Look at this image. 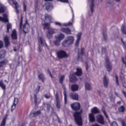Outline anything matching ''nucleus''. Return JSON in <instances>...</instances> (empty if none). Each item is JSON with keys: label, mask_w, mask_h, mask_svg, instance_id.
<instances>
[{"label": "nucleus", "mask_w": 126, "mask_h": 126, "mask_svg": "<svg viewBox=\"0 0 126 126\" xmlns=\"http://www.w3.org/2000/svg\"><path fill=\"white\" fill-rule=\"evenodd\" d=\"M82 112V110H81L79 111L75 112L73 114L75 122L78 126H82L83 123L81 115Z\"/></svg>", "instance_id": "1"}, {"label": "nucleus", "mask_w": 126, "mask_h": 126, "mask_svg": "<svg viewBox=\"0 0 126 126\" xmlns=\"http://www.w3.org/2000/svg\"><path fill=\"white\" fill-rule=\"evenodd\" d=\"M56 55L57 58L59 59L67 58L69 56L66 52L63 50L57 51L56 52Z\"/></svg>", "instance_id": "2"}, {"label": "nucleus", "mask_w": 126, "mask_h": 126, "mask_svg": "<svg viewBox=\"0 0 126 126\" xmlns=\"http://www.w3.org/2000/svg\"><path fill=\"white\" fill-rule=\"evenodd\" d=\"M48 30L47 32V38L50 39L52 38L53 35L55 33V29L50 27L49 28L47 29Z\"/></svg>", "instance_id": "3"}, {"label": "nucleus", "mask_w": 126, "mask_h": 126, "mask_svg": "<svg viewBox=\"0 0 126 126\" xmlns=\"http://www.w3.org/2000/svg\"><path fill=\"white\" fill-rule=\"evenodd\" d=\"M70 106L72 110L77 111L80 109V105L79 102L73 103L71 104Z\"/></svg>", "instance_id": "4"}, {"label": "nucleus", "mask_w": 126, "mask_h": 126, "mask_svg": "<svg viewBox=\"0 0 126 126\" xmlns=\"http://www.w3.org/2000/svg\"><path fill=\"white\" fill-rule=\"evenodd\" d=\"M29 30L30 26L28 21L26 20L23 25L22 30L25 34H26L29 32Z\"/></svg>", "instance_id": "5"}, {"label": "nucleus", "mask_w": 126, "mask_h": 126, "mask_svg": "<svg viewBox=\"0 0 126 126\" xmlns=\"http://www.w3.org/2000/svg\"><path fill=\"white\" fill-rule=\"evenodd\" d=\"M105 66L108 72H110L112 69V65L110 63L108 58L107 57L106 60Z\"/></svg>", "instance_id": "6"}, {"label": "nucleus", "mask_w": 126, "mask_h": 126, "mask_svg": "<svg viewBox=\"0 0 126 126\" xmlns=\"http://www.w3.org/2000/svg\"><path fill=\"white\" fill-rule=\"evenodd\" d=\"M69 97L72 99L76 100H78L79 99V95L76 93L72 92L70 93Z\"/></svg>", "instance_id": "7"}, {"label": "nucleus", "mask_w": 126, "mask_h": 126, "mask_svg": "<svg viewBox=\"0 0 126 126\" xmlns=\"http://www.w3.org/2000/svg\"><path fill=\"white\" fill-rule=\"evenodd\" d=\"M96 118L97 121L98 123L102 125L104 124V118L102 115H99L97 116Z\"/></svg>", "instance_id": "8"}, {"label": "nucleus", "mask_w": 126, "mask_h": 126, "mask_svg": "<svg viewBox=\"0 0 126 126\" xmlns=\"http://www.w3.org/2000/svg\"><path fill=\"white\" fill-rule=\"evenodd\" d=\"M45 6L46 7V9L47 11H50L52 10L53 8V6L52 3L49 2H47L45 3Z\"/></svg>", "instance_id": "9"}, {"label": "nucleus", "mask_w": 126, "mask_h": 126, "mask_svg": "<svg viewBox=\"0 0 126 126\" xmlns=\"http://www.w3.org/2000/svg\"><path fill=\"white\" fill-rule=\"evenodd\" d=\"M74 75L73 73L72 74L70 73V75L69 77L70 80L72 83H75L78 80L77 78L74 76Z\"/></svg>", "instance_id": "10"}, {"label": "nucleus", "mask_w": 126, "mask_h": 126, "mask_svg": "<svg viewBox=\"0 0 126 126\" xmlns=\"http://www.w3.org/2000/svg\"><path fill=\"white\" fill-rule=\"evenodd\" d=\"M55 97L56 100V107L57 109H59L60 108L61 105L59 98L58 94L57 92L55 94Z\"/></svg>", "instance_id": "11"}, {"label": "nucleus", "mask_w": 126, "mask_h": 126, "mask_svg": "<svg viewBox=\"0 0 126 126\" xmlns=\"http://www.w3.org/2000/svg\"><path fill=\"white\" fill-rule=\"evenodd\" d=\"M77 71L74 72L73 73L74 75L80 77L82 75V69L81 68H77L76 69Z\"/></svg>", "instance_id": "12"}, {"label": "nucleus", "mask_w": 126, "mask_h": 126, "mask_svg": "<svg viewBox=\"0 0 126 126\" xmlns=\"http://www.w3.org/2000/svg\"><path fill=\"white\" fill-rule=\"evenodd\" d=\"M4 41L5 46L8 47L10 45V43L9 41V38L7 35L5 36L4 38Z\"/></svg>", "instance_id": "13"}, {"label": "nucleus", "mask_w": 126, "mask_h": 126, "mask_svg": "<svg viewBox=\"0 0 126 126\" xmlns=\"http://www.w3.org/2000/svg\"><path fill=\"white\" fill-rule=\"evenodd\" d=\"M61 31L67 34H71V31L68 28H62L61 29Z\"/></svg>", "instance_id": "14"}, {"label": "nucleus", "mask_w": 126, "mask_h": 126, "mask_svg": "<svg viewBox=\"0 0 126 126\" xmlns=\"http://www.w3.org/2000/svg\"><path fill=\"white\" fill-rule=\"evenodd\" d=\"M103 83L104 87L105 88H107L108 85L109 80L105 75L104 76Z\"/></svg>", "instance_id": "15"}, {"label": "nucleus", "mask_w": 126, "mask_h": 126, "mask_svg": "<svg viewBox=\"0 0 126 126\" xmlns=\"http://www.w3.org/2000/svg\"><path fill=\"white\" fill-rule=\"evenodd\" d=\"M81 32H79L77 34V39L76 40L75 44V46H78L79 45V41L80 40L81 37Z\"/></svg>", "instance_id": "16"}, {"label": "nucleus", "mask_w": 126, "mask_h": 126, "mask_svg": "<svg viewBox=\"0 0 126 126\" xmlns=\"http://www.w3.org/2000/svg\"><path fill=\"white\" fill-rule=\"evenodd\" d=\"M89 121L90 122H93L95 121L94 114L93 113H90L89 114Z\"/></svg>", "instance_id": "17"}, {"label": "nucleus", "mask_w": 126, "mask_h": 126, "mask_svg": "<svg viewBox=\"0 0 126 126\" xmlns=\"http://www.w3.org/2000/svg\"><path fill=\"white\" fill-rule=\"evenodd\" d=\"M11 37L12 39L16 40L17 38L16 32V30L14 29L12 31L11 34Z\"/></svg>", "instance_id": "18"}, {"label": "nucleus", "mask_w": 126, "mask_h": 126, "mask_svg": "<svg viewBox=\"0 0 126 126\" xmlns=\"http://www.w3.org/2000/svg\"><path fill=\"white\" fill-rule=\"evenodd\" d=\"M0 87L3 90V92L4 93L6 89V85L4 83L2 80L0 81Z\"/></svg>", "instance_id": "19"}, {"label": "nucleus", "mask_w": 126, "mask_h": 126, "mask_svg": "<svg viewBox=\"0 0 126 126\" xmlns=\"http://www.w3.org/2000/svg\"><path fill=\"white\" fill-rule=\"evenodd\" d=\"M66 40L70 45L73 43L74 40V38L73 36H68L66 37Z\"/></svg>", "instance_id": "20"}, {"label": "nucleus", "mask_w": 126, "mask_h": 126, "mask_svg": "<svg viewBox=\"0 0 126 126\" xmlns=\"http://www.w3.org/2000/svg\"><path fill=\"white\" fill-rule=\"evenodd\" d=\"M44 17L45 20L48 19L49 20V22L50 23H51L52 22V18L51 15L48 14H46L45 15Z\"/></svg>", "instance_id": "21"}, {"label": "nucleus", "mask_w": 126, "mask_h": 126, "mask_svg": "<svg viewBox=\"0 0 126 126\" xmlns=\"http://www.w3.org/2000/svg\"><path fill=\"white\" fill-rule=\"evenodd\" d=\"M13 4L15 5V8L16 10V12L18 14L19 12V11L18 9V8L19 7V5L18 2L16 1H14L13 2Z\"/></svg>", "instance_id": "22"}, {"label": "nucleus", "mask_w": 126, "mask_h": 126, "mask_svg": "<svg viewBox=\"0 0 126 126\" xmlns=\"http://www.w3.org/2000/svg\"><path fill=\"white\" fill-rule=\"evenodd\" d=\"M91 112L92 113H93V114H96L97 113H99L100 111L98 109L97 107H94L91 110Z\"/></svg>", "instance_id": "23"}, {"label": "nucleus", "mask_w": 126, "mask_h": 126, "mask_svg": "<svg viewBox=\"0 0 126 126\" xmlns=\"http://www.w3.org/2000/svg\"><path fill=\"white\" fill-rule=\"evenodd\" d=\"M79 88V86L76 84H73L71 86V90L73 91H77Z\"/></svg>", "instance_id": "24"}, {"label": "nucleus", "mask_w": 126, "mask_h": 126, "mask_svg": "<svg viewBox=\"0 0 126 126\" xmlns=\"http://www.w3.org/2000/svg\"><path fill=\"white\" fill-rule=\"evenodd\" d=\"M64 35L62 33H61L58 36L56 37V38L58 40L60 41L63 40L64 38Z\"/></svg>", "instance_id": "25"}, {"label": "nucleus", "mask_w": 126, "mask_h": 126, "mask_svg": "<svg viewBox=\"0 0 126 126\" xmlns=\"http://www.w3.org/2000/svg\"><path fill=\"white\" fill-rule=\"evenodd\" d=\"M38 42L39 43V42H40L41 45L42 46H44V43L45 44V43H46L45 41L41 37H39V39L38 40Z\"/></svg>", "instance_id": "26"}, {"label": "nucleus", "mask_w": 126, "mask_h": 126, "mask_svg": "<svg viewBox=\"0 0 126 126\" xmlns=\"http://www.w3.org/2000/svg\"><path fill=\"white\" fill-rule=\"evenodd\" d=\"M38 77L39 79L41 80L43 82H44L45 78L44 75L43 73H40Z\"/></svg>", "instance_id": "27"}, {"label": "nucleus", "mask_w": 126, "mask_h": 126, "mask_svg": "<svg viewBox=\"0 0 126 126\" xmlns=\"http://www.w3.org/2000/svg\"><path fill=\"white\" fill-rule=\"evenodd\" d=\"M7 115H6L3 119L2 121L1 122L0 126H5L6 124V121Z\"/></svg>", "instance_id": "28"}, {"label": "nucleus", "mask_w": 126, "mask_h": 126, "mask_svg": "<svg viewBox=\"0 0 126 126\" xmlns=\"http://www.w3.org/2000/svg\"><path fill=\"white\" fill-rule=\"evenodd\" d=\"M42 26L43 27V29L45 30L47 29L48 28H49L50 27V24L48 23H43L42 24Z\"/></svg>", "instance_id": "29"}, {"label": "nucleus", "mask_w": 126, "mask_h": 126, "mask_svg": "<svg viewBox=\"0 0 126 126\" xmlns=\"http://www.w3.org/2000/svg\"><path fill=\"white\" fill-rule=\"evenodd\" d=\"M66 91L65 90L63 92V95L64 96V99L65 104H67V95L66 94Z\"/></svg>", "instance_id": "30"}, {"label": "nucleus", "mask_w": 126, "mask_h": 126, "mask_svg": "<svg viewBox=\"0 0 126 126\" xmlns=\"http://www.w3.org/2000/svg\"><path fill=\"white\" fill-rule=\"evenodd\" d=\"M85 87L86 90H90L92 89L90 85L87 82L85 83Z\"/></svg>", "instance_id": "31"}, {"label": "nucleus", "mask_w": 126, "mask_h": 126, "mask_svg": "<svg viewBox=\"0 0 126 126\" xmlns=\"http://www.w3.org/2000/svg\"><path fill=\"white\" fill-rule=\"evenodd\" d=\"M62 46L65 47H68L70 45L66 40L62 42Z\"/></svg>", "instance_id": "32"}, {"label": "nucleus", "mask_w": 126, "mask_h": 126, "mask_svg": "<svg viewBox=\"0 0 126 126\" xmlns=\"http://www.w3.org/2000/svg\"><path fill=\"white\" fill-rule=\"evenodd\" d=\"M118 110L119 112H124L125 110V108L123 105L122 106L118 108Z\"/></svg>", "instance_id": "33"}, {"label": "nucleus", "mask_w": 126, "mask_h": 126, "mask_svg": "<svg viewBox=\"0 0 126 126\" xmlns=\"http://www.w3.org/2000/svg\"><path fill=\"white\" fill-rule=\"evenodd\" d=\"M41 112L40 110H37V111L34 112L33 113V117H35L38 115L41 114Z\"/></svg>", "instance_id": "34"}, {"label": "nucleus", "mask_w": 126, "mask_h": 126, "mask_svg": "<svg viewBox=\"0 0 126 126\" xmlns=\"http://www.w3.org/2000/svg\"><path fill=\"white\" fill-rule=\"evenodd\" d=\"M92 3L91 5V9L92 13L94 11V0H91Z\"/></svg>", "instance_id": "35"}, {"label": "nucleus", "mask_w": 126, "mask_h": 126, "mask_svg": "<svg viewBox=\"0 0 126 126\" xmlns=\"http://www.w3.org/2000/svg\"><path fill=\"white\" fill-rule=\"evenodd\" d=\"M121 30L122 32L124 34L126 35V28L124 25H123L121 28Z\"/></svg>", "instance_id": "36"}, {"label": "nucleus", "mask_w": 126, "mask_h": 126, "mask_svg": "<svg viewBox=\"0 0 126 126\" xmlns=\"http://www.w3.org/2000/svg\"><path fill=\"white\" fill-rule=\"evenodd\" d=\"M84 48L83 47H82L81 48L80 53H79V52L78 53V58L79 59V54L81 56H82L84 54Z\"/></svg>", "instance_id": "37"}, {"label": "nucleus", "mask_w": 126, "mask_h": 126, "mask_svg": "<svg viewBox=\"0 0 126 126\" xmlns=\"http://www.w3.org/2000/svg\"><path fill=\"white\" fill-rule=\"evenodd\" d=\"M12 29L11 24L9 23H8L7 24V31L6 32L9 33V29Z\"/></svg>", "instance_id": "38"}, {"label": "nucleus", "mask_w": 126, "mask_h": 126, "mask_svg": "<svg viewBox=\"0 0 126 126\" xmlns=\"http://www.w3.org/2000/svg\"><path fill=\"white\" fill-rule=\"evenodd\" d=\"M64 78V76H61L59 79V81L60 83L62 84L63 83V81Z\"/></svg>", "instance_id": "39"}, {"label": "nucleus", "mask_w": 126, "mask_h": 126, "mask_svg": "<svg viewBox=\"0 0 126 126\" xmlns=\"http://www.w3.org/2000/svg\"><path fill=\"white\" fill-rule=\"evenodd\" d=\"M7 62H6L5 60H4L0 62V67H2L4 65H5Z\"/></svg>", "instance_id": "40"}, {"label": "nucleus", "mask_w": 126, "mask_h": 126, "mask_svg": "<svg viewBox=\"0 0 126 126\" xmlns=\"http://www.w3.org/2000/svg\"><path fill=\"white\" fill-rule=\"evenodd\" d=\"M5 9L4 6L1 5L0 6V13H3L4 12Z\"/></svg>", "instance_id": "41"}, {"label": "nucleus", "mask_w": 126, "mask_h": 126, "mask_svg": "<svg viewBox=\"0 0 126 126\" xmlns=\"http://www.w3.org/2000/svg\"><path fill=\"white\" fill-rule=\"evenodd\" d=\"M106 48L105 47H102L101 48V51L102 54H105L106 51Z\"/></svg>", "instance_id": "42"}, {"label": "nucleus", "mask_w": 126, "mask_h": 126, "mask_svg": "<svg viewBox=\"0 0 126 126\" xmlns=\"http://www.w3.org/2000/svg\"><path fill=\"white\" fill-rule=\"evenodd\" d=\"M115 77V78L116 84L118 86L119 84V83L118 76L117 75H116Z\"/></svg>", "instance_id": "43"}, {"label": "nucleus", "mask_w": 126, "mask_h": 126, "mask_svg": "<svg viewBox=\"0 0 126 126\" xmlns=\"http://www.w3.org/2000/svg\"><path fill=\"white\" fill-rule=\"evenodd\" d=\"M60 41L58 40L54 41V45L57 46H58L60 45Z\"/></svg>", "instance_id": "44"}, {"label": "nucleus", "mask_w": 126, "mask_h": 126, "mask_svg": "<svg viewBox=\"0 0 126 126\" xmlns=\"http://www.w3.org/2000/svg\"><path fill=\"white\" fill-rule=\"evenodd\" d=\"M23 24V20L22 17L21 18L20 21V23L19 28L20 29H22V26Z\"/></svg>", "instance_id": "45"}, {"label": "nucleus", "mask_w": 126, "mask_h": 126, "mask_svg": "<svg viewBox=\"0 0 126 126\" xmlns=\"http://www.w3.org/2000/svg\"><path fill=\"white\" fill-rule=\"evenodd\" d=\"M34 102L35 104H36L37 102V94H34Z\"/></svg>", "instance_id": "46"}, {"label": "nucleus", "mask_w": 126, "mask_h": 126, "mask_svg": "<svg viewBox=\"0 0 126 126\" xmlns=\"http://www.w3.org/2000/svg\"><path fill=\"white\" fill-rule=\"evenodd\" d=\"M102 112L103 113L104 115H105L106 117L108 119L109 118V116L107 115L105 110L104 109L103 110H102Z\"/></svg>", "instance_id": "47"}, {"label": "nucleus", "mask_w": 126, "mask_h": 126, "mask_svg": "<svg viewBox=\"0 0 126 126\" xmlns=\"http://www.w3.org/2000/svg\"><path fill=\"white\" fill-rule=\"evenodd\" d=\"M103 34L104 40L106 42L107 40V34L105 32H103Z\"/></svg>", "instance_id": "48"}, {"label": "nucleus", "mask_w": 126, "mask_h": 126, "mask_svg": "<svg viewBox=\"0 0 126 126\" xmlns=\"http://www.w3.org/2000/svg\"><path fill=\"white\" fill-rule=\"evenodd\" d=\"M16 104H13L11 106V111L13 112V111L15 109L16 107Z\"/></svg>", "instance_id": "49"}, {"label": "nucleus", "mask_w": 126, "mask_h": 126, "mask_svg": "<svg viewBox=\"0 0 126 126\" xmlns=\"http://www.w3.org/2000/svg\"><path fill=\"white\" fill-rule=\"evenodd\" d=\"M23 9L24 11L26 12L27 11V7L26 5L24 2L23 3Z\"/></svg>", "instance_id": "50"}, {"label": "nucleus", "mask_w": 126, "mask_h": 126, "mask_svg": "<svg viewBox=\"0 0 126 126\" xmlns=\"http://www.w3.org/2000/svg\"><path fill=\"white\" fill-rule=\"evenodd\" d=\"M46 105H47V110L49 111L50 110V108L51 107L50 104H46Z\"/></svg>", "instance_id": "51"}, {"label": "nucleus", "mask_w": 126, "mask_h": 126, "mask_svg": "<svg viewBox=\"0 0 126 126\" xmlns=\"http://www.w3.org/2000/svg\"><path fill=\"white\" fill-rule=\"evenodd\" d=\"M3 22L6 23L8 22L9 20L7 18L3 17Z\"/></svg>", "instance_id": "52"}, {"label": "nucleus", "mask_w": 126, "mask_h": 126, "mask_svg": "<svg viewBox=\"0 0 126 126\" xmlns=\"http://www.w3.org/2000/svg\"><path fill=\"white\" fill-rule=\"evenodd\" d=\"M40 88V86L39 85H38L37 87V88L36 89L35 91L36 93V94H37L39 91Z\"/></svg>", "instance_id": "53"}, {"label": "nucleus", "mask_w": 126, "mask_h": 126, "mask_svg": "<svg viewBox=\"0 0 126 126\" xmlns=\"http://www.w3.org/2000/svg\"><path fill=\"white\" fill-rule=\"evenodd\" d=\"M18 99L17 98H15L13 104H16L18 102Z\"/></svg>", "instance_id": "54"}, {"label": "nucleus", "mask_w": 126, "mask_h": 126, "mask_svg": "<svg viewBox=\"0 0 126 126\" xmlns=\"http://www.w3.org/2000/svg\"><path fill=\"white\" fill-rule=\"evenodd\" d=\"M57 0L63 3H67L68 2V0Z\"/></svg>", "instance_id": "55"}, {"label": "nucleus", "mask_w": 126, "mask_h": 126, "mask_svg": "<svg viewBox=\"0 0 126 126\" xmlns=\"http://www.w3.org/2000/svg\"><path fill=\"white\" fill-rule=\"evenodd\" d=\"M111 126H118L116 122L115 121H114L112 122Z\"/></svg>", "instance_id": "56"}, {"label": "nucleus", "mask_w": 126, "mask_h": 126, "mask_svg": "<svg viewBox=\"0 0 126 126\" xmlns=\"http://www.w3.org/2000/svg\"><path fill=\"white\" fill-rule=\"evenodd\" d=\"M3 43L2 41L0 40V48H1L3 46Z\"/></svg>", "instance_id": "57"}, {"label": "nucleus", "mask_w": 126, "mask_h": 126, "mask_svg": "<svg viewBox=\"0 0 126 126\" xmlns=\"http://www.w3.org/2000/svg\"><path fill=\"white\" fill-rule=\"evenodd\" d=\"M47 71L48 73V74H49V75H50V76L52 78V77H53L52 75L49 70L48 69H47Z\"/></svg>", "instance_id": "58"}, {"label": "nucleus", "mask_w": 126, "mask_h": 126, "mask_svg": "<svg viewBox=\"0 0 126 126\" xmlns=\"http://www.w3.org/2000/svg\"><path fill=\"white\" fill-rule=\"evenodd\" d=\"M55 24L56 25H59L60 26H61V23L58 22H56L55 23Z\"/></svg>", "instance_id": "59"}, {"label": "nucleus", "mask_w": 126, "mask_h": 126, "mask_svg": "<svg viewBox=\"0 0 126 126\" xmlns=\"http://www.w3.org/2000/svg\"><path fill=\"white\" fill-rule=\"evenodd\" d=\"M72 23L71 22H69L66 25H64V26H68L70 25H71L72 24Z\"/></svg>", "instance_id": "60"}, {"label": "nucleus", "mask_w": 126, "mask_h": 126, "mask_svg": "<svg viewBox=\"0 0 126 126\" xmlns=\"http://www.w3.org/2000/svg\"><path fill=\"white\" fill-rule=\"evenodd\" d=\"M5 55L3 54H1L0 55V59H2L4 57Z\"/></svg>", "instance_id": "61"}, {"label": "nucleus", "mask_w": 126, "mask_h": 126, "mask_svg": "<svg viewBox=\"0 0 126 126\" xmlns=\"http://www.w3.org/2000/svg\"><path fill=\"white\" fill-rule=\"evenodd\" d=\"M44 96L47 99H48L50 98V96L48 95L47 94H46Z\"/></svg>", "instance_id": "62"}, {"label": "nucleus", "mask_w": 126, "mask_h": 126, "mask_svg": "<svg viewBox=\"0 0 126 126\" xmlns=\"http://www.w3.org/2000/svg\"><path fill=\"white\" fill-rule=\"evenodd\" d=\"M122 93L124 94L125 97L126 98V93L123 90H122Z\"/></svg>", "instance_id": "63"}, {"label": "nucleus", "mask_w": 126, "mask_h": 126, "mask_svg": "<svg viewBox=\"0 0 126 126\" xmlns=\"http://www.w3.org/2000/svg\"><path fill=\"white\" fill-rule=\"evenodd\" d=\"M122 126H126V124L124 122H122Z\"/></svg>", "instance_id": "64"}]
</instances>
